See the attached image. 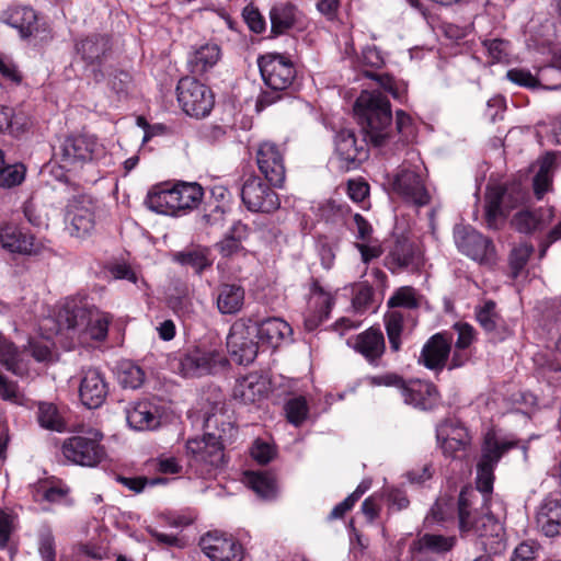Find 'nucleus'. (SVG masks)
Wrapping results in <instances>:
<instances>
[{
  "label": "nucleus",
  "instance_id": "52",
  "mask_svg": "<svg viewBox=\"0 0 561 561\" xmlns=\"http://www.w3.org/2000/svg\"><path fill=\"white\" fill-rule=\"evenodd\" d=\"M365 77L375 80L380 88L390 93L396 100H401L405 88L401 87L396 79L388 73H377L374 71H365Z\"/></svg>",
  "mask_w": 561,
  "mask_h": 561
},
{
  "label": "nucleus",
  "instance_id": "57",
  "mask_svg": "<svg viewBox=\"0 0 561 561\" xmlns=\"http://www.w3.org/2000/svg\"><path fill=\"white\" fill-rule=\"evenodd\" d=\"M483 45L493 62L504 61L508 57L510 43L507 41L500 38L486 39Z\"/></svg>",
  "mask_w": 561,
  "mask_h": 561
},
{
  "label": "nucleus",
  "instance_id": "62",
  "mask_svg": "<svg viewBox=\"0 0 561 561\" xmlns=\"http://www.w3.org/2000/svg\"><path fill=\"white\" fill-rule=\"evenodd\" d=\"M251 455L257 462L265 465L274 458L275 450L268 443L257 439L252 447Z\"/></svg>",
  "mask_w": 561,
  "mask_h": 561
},
{
  "label": "nucleus",
  "instance_id": "36",
  "mask_svg": "<svg viewBox=\"0 0 561 561\" xmlns=\"http://www.w3.org/2000/svg\"><path fill=\"white\" fill-rule=\"evenodd\" d=\"M437 439L440 442L443 453L453 458L469 445L467 431L463 427H453L448 424H442L437 428Z\"/></svg>",
  "mask_w": 561,
  "mask_h": 561
},
{
  "label": "nucleus",
  "instance_id": "13",
  "mask_svg": "<svg viewBox=\"0 0 561 561\" xmlns=\"http://www.w3.org/2000/svg\"><path fill=\"white\" fill-rule=\"evenodd\" d=\"M96 209V201L88 194H78L69 198L65 219L70 234L77 238L89 236L95 226Z\"/></svg>",
  "mask_w": 561,
  "mask_h": 561
},
{
  "label": "nucleus",
  "instance_id": "32",
  "mask_svg": "<svg viewBox=\"0 0 561 561\" xmlns=\"http://www.w3.org/2000/svg\"><path fill=\"white\" fill-rule=\"evenodd\" d=\"M221 57V49L216 43H206L195 48L187 58V67L194 76H203L213 69Z\"/></svg>",
  "mask_w": 561,
  "mask_h": 561
},
{
  "label": "nucleus",
  "instance_id": "18",
  "mask_svg": "<svg viewBox=\"0 0 561 561\" xmlns=\"http://www.w3.org/2000/svg\"><path fill=\"white\" fill-rule=\"evenodd\" d=\"M226 362L224 355L217 350L194 347L176 359V369L184 377H197L213 373L214 368Z\"/></svg>",
  "mask_w": 561,
  "mask_h": 561
},
{
  "label": "nucleus",
  "instance_id": "3",
  "mask_svg": "<svg viewBox=\"0 0 561 561\" xmlns=\"http://www.w3.org/2000/svg\"><path fill=\"white\" fill-rule=\"evenodd\" d=\"M204 196V190L196 182L160 183L147 194V207L162 215L176 216L181 211L198 207Z\"/></svg>",
  "mask_w": 561,
  "mask_h": 561
},
{
  "label": "nucleus",
  "instance_id": "33",
  "mask_svg": "<svg viewBox=\"0 0 561 561\" xmlns=\"http://www.w3.org/2000/svg\"><path fill=\"white\" fill-rule=\"evenodd\" d=\"M496 305L493 300H488L477 310L476 317L479 324L493 342L503 341L508 334V329L504 325V321L495 310Z\"/></svg>",
  "mask_w": 561,
  "mask_h": 561
},
{
  "label": "nucleus",
  "instance_id": "25",
  "mask_svg": "<svg viewBox=\"0 0 561 561\" xmlns=\"http://www.w3.org/2000/svg\"><path fill=\"white\" fill-rule=\"evenodd\" d=\"M401 396L405 404L423 411L436 408L440 399L439 391L434 383L421 380L407 381Z\"/></svg>",
  "mask_w": 561,
  "mask_h": 561
},
{
  "label": "nucleus",
  "instance_id": "48",
  "mask_svg": "<svg viewBox=\"0 0 561 561\" xmlns=\"http://www.w3.org/2000/svg\"><path fill=\"white\" fill-rule=\"evenodd\" d=\"M403 314L400 311H390L385 316V325L393 352H398L401 346V333L403 330Z\"/></svg>",
  "mask_w": 561,
  "mask_h": 561
},
{
  "label": "nucleus",
  "instance_id": "63",
  "mask_svg": "<svg viewBox=\"0 0 561 561\" xmlns=\"http://www.w3.org/2000/svg\"><path fill=\"white\" fill-rule=\"evenodd\" d=\"M454 329L458 333V339L456 341L457 350H465L470 346L474 337V329L468 323L458 322L454 325Z\"/></svg>",
  "mask_w": 561,
  "mask_h": 561
},
{
  "label": "nucleus",
  "instance_id": "24",
  "mask_svg": "<svg viewBox=\"0 0 561 561\" xmlns=\"http://www.w3.org/2000/svg\"><path fill=\"white\" fill-rule=\"evenodd\" d=\"M107 394L108 386L104 375L96 368L83 369L79 387L81 402L89 409H96L103 404Z\"/></svg>",
  "mask_w": 561,
  "mask_h": 561
},
{
  "label": "nucleus",
  "instance_id": "14",
  "mask_svg": "<svg viewBox=\"0 0 561 561\" xmlns=\"http://www.w3.org/2000/svg\"><path fill=\"white\" fill-rule=\"evenodd\" d=\"M270 183L257 175H250L241 186V201L252 213L272 214L280 207L278 194Z\"/></svg>",
  "mask_w": 561,
  "mask_h": 561
},
{
  "label": "nucleus",
  "instance_id": "44",
  "mask_svg": "<svg viewBox=\"0 0 561 561\" xmlns=\"http://www.w3.org/2000/svg\"><path fill=\"white\" fill-rule=\"evenodd\" d=\"M117 380L125 389H138L145 381V371L133 362L123 360L117 367Z\"/></svg>",
  "mask_w": 561,
  "mask_h": 561
},
{
  "label": "nucleus",
  "instance_id": "46",
  "mask_svg": "<svg viewBox=\"0 0 561 561\" xmlns=\"http://www.w3.org/2000/svg\"><path fill=\"white\" fill-rule=\"evenodd\" d=\"M534 250L533 244L526 242L520 243L511 250L508 255V265L512 278L516 279L520 275L534 253Z\"/></svg>",
  "mask_w": 561,
  "mask_h": 561
},
{
  "label": "nucleus",
  "instance_id": "30",
  "mask_svg": "<svg viewBox=\"0 0 561 561\" xmlns=\"http://www.w3.org/2000/svg\"><path fill=\"white\" fill-rule=\"evenodd\" d=\"M298 8L288 1L274 3L268 12L271 36L277 37L295 27L298 21Z\"/></svg>",
  "mask_w": 561,
  "mask_h": 561
},
{
  "label": "nucleus",
  "instance_id": "22",
  "mask_svg": "<svg viewBox=\"0 0 561 561\" xmlns=\"http://www.w3.org/2000/svg\"><path fill=\"white\" fill-rule=\"evenodd\" d=\"M0 244L12 253L24 255H37L44 247L26 229L11 224L0 228Z\"/></svg>",
  "mask_w": 561,
  "mask_h": 561
},
{
  "label": "nucleus",
  "instance_id": "15",
  "mask_svg": "<svg viewBox=\"0 0 561 561\" xmlns=\"http://www.w3.org/2000/svg\"><path fill=\"white\" fill-rule=\"evenodd\" d=\"M251 321L252 320L245 319L244 317L236 320L227 336L229 353L232 359L239 365H249L253 363L257 356L259 345L257 342L254 341L256 335L251 329L254 328Z\"/></svg>",
  "mask_w": 561,
  "mask_h": 561
},
{
  "label": "nucleus",
  "instance_id": "9",
  "mask_svg": "<svg viewBox=\"0 0 561 561\" xmlns=\"http://www.w3.org/2000/svg\"><path fill=\"white\" fill-rule=\"evenodd\" d=\"M383 266L392 274L416 272L423 264V255L417 244L410 238L393 236L385 243Z\"/></svg>",
  "mask_w": 561,
  "mask_h": 561
},
{
  "label": "nucleus",
  "instance_id": "35",
  "mask_svg": "<svg viewBox=\"0 0 561 561\" xmlns=\"http://www.w3.org/2000/svg\"><path fill=\"white\" fill-rule=\"evenodd\" d=\"M455 537L424 534L410 545V552L416 554H443L453 549Z\"/></svg>",
  "mask_w": 561,
  "mask_h": 561
},
{
  "label": "nucleus",
  "instance_id": "6",
  "mask_svg": "<svg viewBox=\"0 0 561 561\" xmlns=\"http://www.w3.org/2000/svg\"><path fill=\"white\" fill-rule=\"evenodd\" d=\"M527 193L519 183L489 187L485 193L484 220L489 229L499 230L508 213L524 204Z\"/></svg>",
  "mask_w": 561,
  "mask_h": 561
},
{
  "label": "nucleus",
  "instance_id": "23",
  "mask_svg": "<svg viewBox=\"0 0 561 561\" xmlns=\"http://www.w3.org/2000/svg\"><path fill=\"white\" fill-rule=\"evenodd\" d=\"M244 318L252 320L251 324L254 328L251 329L259 341L271 347H277L280 342L291 333L290 325L279 318H262L257 313H253Z\"/></svg>",
  "mask_w": 561,
  "mask_h": 561
},
{
  "label": "nucleus",
  "instance_id": "59",
  "mask_svg": "<svg viewBox=\"0 0 561 561\" xmlns=\"http://www.w3.org/2000/svg\"><path fill=\"white\" fill-rule=\"evenodd\" d=\"M506 78L520 87L537 88L540 85V79L534 77L529 70L525 69H511L507 71Z\"/></svg>",
  "mask_w": 561,
  "mask_h": 561
},
{
  "label": "nucleus",
  "instance_id": "40",
  "mask_svg": "<svg viewBox=\"0 0 561 561\" xmlns=\"http://www.w3.org/2000/svg\"><path fill=\"white\" fill-rule=\"evenodd\" d=\"M210 251L204 247H193L174 254V261L184 266L192 267L197 274H202L213 264L209 257Z\"/></svg>",
  "mask_w": 561,
  "mask_h": 561
},
{
  "label": "nucleus",
  "instance_id": "53",
  "mask_svg": "<svg viewBox=\"0 0 561 561\" xmlns=\"http://www.w3.org/2000/svg\"><path fill=\"white\" fill-rule=\"evenodd\" d=\"M115 480L135 493L142 492L145 486L148 484L156 485V484L165 482V479H163V478L149 479L146 477H125L122 474H116Z\"/></svg>",
  "mask_w": 561,
  "mask_h": 561
},
{
  "label": "nucleus",
  "instance_id": "21",
  "mask_svg": "<svg viewBox=\"0 0 561 561\" xmlns=\"http://www.w3.org/2000/svg\"><path fill=\"white\" fill-rule=\"evenodd\" d=\"M453 335L438 332L432 335L423 345L417 363L436 373L446 366L451 351Z\"/></svg>",
  "mask_w": 561,
  "mask_h": 561
},
{
  "label": "nucleus",
  "instance_id": "61",
  "mask_svg": "<svg viewBox=\"0 0 561 561\" xmlns=\"http://www.w3.org/2000/svg\"><path fill=\"white\" fill-rule=\"evenodd\" d=\"M169 306L178 316L184 319L192 318L194 313L193 304L186 296L170 297Z\"/></svg>",
  "mask_w": 561,
  "mask_h": 561
},
{
  "label": "nucleus",
  "instance_id": "41",
  "mask_svg": "<svg viewBox=\"0 0 561 561\" xmlns=\"http://www.w3.org/2000/svg\"><path fill=\"white\" fill-rule=\"evenodd\" d=\"M38 424L46 430L62 433L67 431V422L57 405L51 402H39L37 407Z\"/></svg>",
  "mask_w": 561,
  "mask_h": 561
},
{
  "label": "nucleus",
  "instance_id": "20",
  "mask_svg": "<svg viewBox=\"0 0 561 561\" xmlns=\"http://www.w3.org/2000/svg\"><path fill=\"white\" fill-rule=\"evenodd\" d=\"M255 160L265 180L275 187H282L285 182L286 168L284 154L278 146L271 141L260 144Z\"/></svg>",
  "mask_w": 561,
  "mask_h": 561
},
{
  "label": "nucleus",
  "instance_id": "54",
  "mask_svg": "<svg viewBox=\"0 0 561 561\" xmlns=\"http://www.w3.org/2000/svg\"><path fill=\"white\" fill-rule=\"evenodd\" d=\"M38 552L43 561H56L55 537L49 528L39 531Z\"/></svg>",
  "mask_w": 561,
  "mask_h": 561
},
{
  "label": "nucleus",
  "instance_id": "4",
  "mask_svg": "<svg viewBox=\"0 0 561 561\" xmlns=\"http://www.w3.org/2000/svg\"><path fill=\"white\" fill-rule=\"evenodd\" d=\"M76 56L83 64L88 78L103 82L110 75L108 60L113 55V39L106 33H90L73 39Z\"/></svg>",
  "mask_w": 561,
  "mask_h": 561
},
{
  "label": "nucleus",
  "instance_id": "64",
  "mask_svg": "<svg viewBox=\"0 0 561 561\" xmlns=\"http://www.w3.org/2000/svg\"><path fill=\"white\" fill-rule=\"evenodd\" d=\"M511 561H538V547L529 542L519 543L514 550Z\"/></svg>",
  "mask_w": 561,
  "mask_h": 561
},
{
  "label": "nucleus",
  "instance_id": "51",
  "mask_svg": "<svg viewBox=\"0 0 561 561\" xmlns=\"http://www.w3.org/2000/svg\"><path fill=\"white\" fill-rule=\"evenodd\" d=\"M308 411L307 400L301 396L289 399L285 404L287 420L296 426L307 419Z\"/></svg>",
  "mask_w": 561,
  "mask_h": 561
},
{
  "label": "nucleus",
  "instance_id": "28",
  "mask_svg": "<svg viewBox=\"0 0 561 561\" xmlns=\"http://www.w3.org/2000/svg\"><path fill=\"white\" fill-rule=\"evenodd\" d=\"M126 420L128 425L136 431H151L160 425L158 407L147 400L135 402L127 408Z\"/></svg>",
  "mask_w": 561,
  "mask_h": 561
},
{
  "label": "nucleus",
  "instance_id": "37",
  "mask_svg": "<svg viewBox=\"0 0 561 561\" xmlns=\"http://www.w3.org/2000/svg\"><path fill=\"white\" fill-rule=\"evenodd\" d=\"M5 22L19 30L21 37L27 38L37 31V15L32 8L15 7L7 12Z\"/></svg>",
  "mask_w": 561,
  "mask_h": 561
},
{
  "label": "nucleus",
  "instance_id": "10",
  "mask_svg": "<svg viewBox=\"0 0 561 561\" xmlns=\"http://www.w3.org/2000/svg\"><path fill=\"white\" fill-rule=\"evenodd\" d=\"M178 102L183 112L195 118L209 115L215 104L210 88L193 77L180 79L176 85Z\"/></svg>",
  "mask_w": 561,
  "mask_h": 561
},
{
  "label": "nucleus",
  "instance_id": "42",
  "mask_svg": "<svg viewBox=\"0 0 561 561\" xmlns=\"http://www.w3.org/2000/svg\"><path fill=\"white\" fill-rule=\"evenodd\" d=\"M248 226L238 221L233 224L229 233L216 247L225 257H230L243 250L242 241L247 238Z\"/></svg>",
  "mask_w": 561,
  "mask_h": 561
},
{
  "label": "nucleus",
  "instance_id": "38",
  "mask_svg": "<svg viewBox=\"0 0 561 561\" xmlns=\"http://www.w3.org/2000/svg\"><path fill=\"white\" fill-rule=\"evenodd\" d=\"M514 446L515 443L500 442L494 434L488 433L483 442L482 455L477 467L494 470L502 456Z\"/></svg>",
  "mask_w": 561,
  "mask_h": 561
},
{
  "label": "nucleus",
  "instance_id": "45",
  "mask_svg": "<svg viewBox=\"0 0 561 561\" xmlns=\"http://www.w3.org/2000/svg\"><path fill=\"white\" fill-rule=\"evenodd\" d=\"M26 174V168L23 163L9 164L4 161V153L0 150V186L14 187L20 185Z\"/></svg>",
  "mask_w": 561,
  "mask_h": 561
},
{
  "label": "nucleus",
  "instance_id": "43",
  "mask_svg": "<svg viewBox=\"0 0 561 561\" xmlns=\"http://www.w3.org/2000/svg\"><path fill=\"white\" fill-rule=\"evenodd\" d=\"M26 128V117L22 113H15L12 107L0 105V133L19 137Z\"/></svg>",
  "mask_w": 561,
  "mask_h": 561
},
{
  "label": "nucleus",
  "instance_id": "7",
  "mask_svg": "<svg viewBox=\"0 0 561 561\" xmlns=\"http://www.w3.org/2000/svg\"><path fill=\"white\" fill-rule=\"evenodd\" d=\"M103 437L100 431L90 428L66 438L61 445V453L73 465L96 467L106 458L105 447L101 444Z\"/></svg>",
  "mask_w": 561,
  "mask_h": 561
},
{
  "label": "nucleus",
  "instance_id": "39",
  "mask_svg": "<svg viewBox=\"0 0 561 561\" xmlns=\"http://www.w3.org/2000/svg\"><path fill=\"white\" fill-rule=\"evenodd\" d=\"M204 427L206 437L215 443H220V447L224 450L227 445L233 443L238 434V430L231 422H219L216 416H208L205 421Z\"/></svg>",
  "mask_w": 561,
  "mask_h": 561
},
{
  "label": "nucleus",
  "instance_id": "47",
  "mask_svg": "<svg viewBox=\"0 0 561 561\" xmlns=\"http://www.w3.org/2000/svg\"><path fill=\"white\" fill-rule=\"evenodd\" d=\"M396 130L398 139L394 144L400 147H404L416 137V126L412 117L402 110L396 112Z\"/></svg>",
  "mask_w": 561,
  "mask_h": 561
},
{
  "label": "nucleus",
  "instance_id": "31",
  "mask_svg": "<svg viewBox=\"0 0 561 561\" xmlns=\"http://www.w3.org/2000/svg\"><path fill=\"white\" fill-rule=\"evenodd\" d=\"M552 217V208L547 210L541 208L535 210L522 209L513 216L511 225L520 233L531 234L549 225Z\"/></svg>",
  "mask_w": 561,
  "mask_h": 561
},
{
  "label": "nucleus",
  "instance_id": "50",
  "mask_svg": "<svg viewBox=\"0 0 561 561\" xmlns=\"http://www.w3.org/2000/svg\"><path fill=\"white\" fill-rule=\"evenodd\" d=\"M421 296L411 286L398 288L388 300L389 308L416 309L420 307Z\"/></svg>",
  "mask_w": 561,
  "mask_h": 561
},
{
  "label": "nucleus",
  "instance_id": "60",
  "mask_svg": "<svg viewBox=\"0 0 561 561\" xmlns=\"http://www.w3.org/2000/svg\"><path fill=\"white\" fill-rule=\"evenodd\" d=\"M23 214L27 221L37 228L47 227V217L44 215L32 199L26 201L23 205Z\"/></svg>",
  "mask_w": 561,
  "mask_h": 561
},
{
  "label": "nucleus",
  "instance_id": "5",
  "mask_svg": "<svg viewBox=\"0 0 561 561\" xmlns=\"http://www.w3.org/2000/svg\"><path fill=\"white\" fill-rule=\"evenodd\" d=\"M104 152L105 148L94 136L69 135L54 148V158L61 169L71 171L100 159Z\"/></svg>",
  "mask_w": 561,
  "mask_h": 561
},
{
  "label": "nucleus",
  "instance_id": "8",
  "mask_svg": "<svg viewBox=\"0 0 561 561\" xmlns=\"http://www.w3.org/2000/svg\"><path fill=\"white\" fill-rule=\"evenodd\" d=\"M387 182L391 192L407 203L421 207L431 202L425 176L419 167L403 163L392 175H387Z\"/></svg>",
  "mask_w": 561,
  "mask_h": 561
},
{
  "label": "nucleus",
  "instance_id": "16",
  "mask_svg": "<svg viewBox=\"0 0 561 561\" xmlns=\"http://www.w3.org/2000/svg\"><path fill=\"white\" fill-rule=\"evenodd\" d=\"M257 65L264 83L270 89L287 90L296 78V68L289 57L268 53L260 56Z\"/></svg>",
  "mask_w": 561,
  "mask_h": 561
},
{
  "label": "nucleus",
  "instance_id": "1",
  "mask_svg": "<svg viewBox=\"0 0 561 561\" xmlns=\"http://www.w3.org/2000/svg\"><path fill=\"white\" fill-rule=\"evenodd\" d=\"M353 110L364 137L358 139L351 128H342L334 135L333 158L343 172L358 169L368 159V144L382 147L394 137L391 104L380 91H362Z\"/></svg>",
  "mask_w": 561,
  "mask_h": 561
},
{
  "label": "nucleus",
  "instance_id": "56",
  "mask_svg": "<svg viewBox=\"0 0 561 561\" xmlns=\"http://www.w3.org/2000/svg\"><path fill=\"white\" fill-rule=\"evenodd\" d=\"M366 381L373 387L385 386L398 388L401 393L407 383L403 377L397 373H386L378 376H369L366 378Z\"/></svg>",
  "mask_w": 561,
  "mask_h": 561
},
{
  "label": "nucleus",
  "instance_id": "19",
  "mask_svg": "<svg viewBox=\"0 0 561 561\" xmlns=\"http://www.w3.org/2000/svg\"><path fill=\"white\" fill-rule=\"evenodd\" d=\"M202 551L211 561H242V545L232 536L219 531H209L199 540Z\"/></svg>",
  "mask_w": 561,
  "mask_h": 561
},
{
  "label": "nucleus",
  "instance_id": "55",
  "mask_svg": "<svg viewBox=\"0 0 561 561\" xmlns=\"http://www.w3.org/2000/svg\"><path fill=\"white\" fill-rule=\"evenodd\" d=\"M242 16L249 28L256 34H262L266 30V22L259 9L252 3L245 5L242 10Z\"/></svg>",
  "mask_w": 561,
  "mask_h": 561
},
{
  "label": "nucleus",
  "instance_id": "49",
  "mask_svg": "<svg viewBox=\"0 0 561 561\" xmlns=\"http://www.w3.org/2000/svg\"><path fill=\"white\" fill-rule=\"evenodd\" d=\"M251 489L261 497L271 499L276 492V481L271 473L252 472L248 476Z\"/></svg>",
  "mask_w": 561,
  "mask_h": 561
},
{
  "label": "nucleus",
  "instance_id": "27",
  "mask_svg": "<svg viewBox=\"0 0 561 561\" xmlns=\"http://www.w3.org/2000/svg\"><path fill=\"white\" fill-rule=\"evenodd\" d=\"M536 522L545 536H561V499L547 496L538 508Z\"/></svg>",
  "mask_w": 561,
  "mask_h": 561
},
{
  "label": "nucleus",
  "instance_id": "12",
  "mask_svg": "<svg viewBox=\"0 0 561 561\" xmlns=\"http://www.w3.org/2000/svg\"><path fill=\"white\" fill-rule=\"evenodd\" d=\"M185 447L188 467L198 476L207 474L225 463V453L220 443L208 439L206 433L201 438L188 439Z\"/></svg>",
  "mask_w": 561,
  "mask_h": 561
},
{
  "label": "nucleus",
  "instance_id": "34",
  "mask_svg": "<svg viewBox=\"0 0 561 561\" xmlns=\"http://www.w3.org/2000/svg\"><path fill=\"white\" fill-rule=\"evenodd\" d=\"M216 291V304L221 314H236L242 309L245 290L241 285L222 283L218 285Z\"/></svg>",
  "mask_w": 561,
  "mask_h": 561
},
{
  "label": "nucleus",
  "instance_id": "29",
  "mask_svg": "<svg viewBox=\"0 0 561 561\" xmlns=\"http://www.w3.org/2000/svg\"><path fill=\"white\" fill-rule=\"evenodd\" d=\"M353 347L371 365L377 366L386 350L383 334L379 329L369 328L355 336Z\"/></svg>",
  "mask_w": 561,
  "mask_h": 561
},
{
  "label": "nucleus",
  "instance_id": "58",
  "mask_svg": "<svg viewBox=\"0 0 561 561\" xmlns=\"http://www.w3.org/2000/svg\"><path fill=\"white\" fill-rule=\"evenodd\" d=\"M333 306V298L327 297L325 300L322 301L320 310L311 316H308L305 319V328L307 331H314L325 319H328L329 313Z\"/></svg>",
  "mask_w": 561,
  "mask_h": 561
},
{
  "label": "nucleus",
  "instance_id": "17",
  "mask_svg": "<svg viewBox=\"0 0 561 561\" xmlns=\"http://www.w3.org/2000/svg\"><path fill=\"white\" fill-rule=\"evenodd\" d=\"M459 528L462 533H470L479 538L497 537L502 527L491 514H472L465 492L458 499Z\"/></svg>",
  "mask_w": 561,
  "mask_h": 561
},
{
  "label": "nucleus",
  "instance_id": "26",
  "mask_svg": "<svg viewBox=\"0 0 561 561\" xmlns=\"http://www.w3.org/2000/svg\"><path fill=\"white\" fill-rule=\"evenodd\" d=\"M268 391L270 385L266 378L252 373L237 380L232 397L244 404H252L266 398Z\"/></svg>",
  "mask_w": 561,
  "mask_h": 561
},
{
  "label": "nucleus",
  "instance_id": "11",
  "mask_svg": "<svg viewBox=\"0 0 561 561\" xmlns=\"http://www.w3.org/2000/svg\"><path fill=\"white\" fill-rule=\"evenodd\" d=\"M454 240L460 253L480 264L491 263L495 259V245L492 239L469 225H456Z\"/></svg>",
  "mask_w": 561,
  "mask_h": 561
},
{
  "label": "nucleus",
  "instance_id": "2",
  "mask_svg": "<svg viewBox=\"0 0 561 561\" xmlns=\"http://www.w3.org/2000/svg\"><path fill=\"white\" fill-rule=\"evenodd\" d=\"M57 332L103 341L108 333L110 318L90 304L84 295L65 300L56 314Z\"/></svg>",
  "mask_w": 561,
  "mask_h": 561
}]
</instances>
